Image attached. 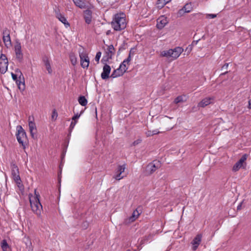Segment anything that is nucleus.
Instances as JSON below:
<instances>
[{
    "label": "nucleus",
    "instance_id": "f257e3e1",
    "mask_svg": "<svg viewBox=\"0 0 251 251\" xmlns=\"http://www.w3.org/2000/svg\"><path fill=\"white\" fill-rule=\"evenodd\" d=\"M34 194L29 195L30 206L32 211L38 216H40L42 210V205L39 200L40 195L36 189L34 190Z\"/></svg>",
    "mask_w": 251,
    "mask_h": 251
},
{
    "label": "nucleus",
    "instance_id": "f03ea898",
    "mask_svg": "<svg viewBox=\"0 0 251 251\" xmlns=\"http://www.w3.org/2000/svg\"><path fill=\"white\" fill-rule=\"evenodd\" d=\"M111 25L113 29L116 31L125 29L126 25V15L123 13L115 15L111 22Z\"/></svg>",
    "mask_w": 251,
    "mask_h": 251
},
{
    "label": "nucleus",
    "instance_id": "7ed1b4c3",
    "mask_svg": "<svg viewBox=\"0 0 251 251\" xmlns=\"http://www.w3.org/2000/svg\"><path fill=\"white\" fill-rule=\"evenodd\" d=\"M183 51V49L181 47H177L174 49L161 51L160 55L161 57H165L172 61L176 59Z\"/></svg>",
    "mask_w": 251,
    "mask_h": 251
},
{
    "label": "nucleus",
    "instance_id": "20e7f679",
    "mask_svg": "<svg viewBox=\"0 0 251 251\" xmlns=\"http://www.w3.org/2000/svg\"><path fill=\"white\" fill-rule=\"evenodd\" d=\"M160 167V163L158 161H154L149 163L146 167L145 174L146 176H150L153 174Z\"/></svg>",
    "mask_w": 251,
    "mask_h": 251
},
{
    "label": "nucleus",
    "instance_id": "39448f33",
    "mask_svg": "<svg viewBox=\"0 0 251 251\" xmlns=\"http://www.w3.org/2000/svg\"><path fill=\"white\" fill-rule=\"evenodd\" d=\"M12 175L13 178L20 189H23V185L22 183L19 176V170L17 166L14 165L12 169Z\"/></svg>",
    "mask_w": 251,
    "mask_h": 251
},
{
    "label": "nucleus",
    "instance_id": "423d86ee",
    "mask_svg": "<svg viewBox=\"0 0 251 251\" xmlns=\"http://www.w3.org/2000/svg\"><path fill=\"white\" fill-rule=\"evenodd\" d=\"M247 159V155H243L238 161H237L233 166L232 170L234 172H237L242 168H245L244 165H246V161Z\"/></svg>",
    "mask_w": 251,
    "mask_h": 251
},
{
    "label": "nucleus",
    "instance_id": "0eeeda50",
    "mask_svg": "<svg viewBox=\"0 0 251 251\" xmlns=\"http://www.w3.org/2000/svg\"><path fill=\"white\" fill-rule=\"evenodd\" d=\"M28 126L30 133V135L32 138L34 139L36 137L37 134V128L34 122V117L29 116L28 117Z\"/></svg>",
    "mask_w": 251,
    "mask_h": 251
},
{
    "label": "nucleus",
    "instance_id": "6e6552de",
    "mask_svg": "<svg viewBox=\"0 0 251 251\" xmlns=\"http://www.w3.org/2000/svg\"><path fill=\"white\" fill-rule=\"evenodd\" d=\"M8 65V59L5 55L1 54L0 56V72L4 74L7 70Z\"/></svg>",
    "mask_w": 251,
    "mask_h": 251
},
{
    "label": "nucleus",
    "instance_id": "1a4fd4ad",
    "mask_svg": "<svg viewBox=\"0 0 251 251\" xmlns=\"http://www.w3.org/2000/svg\"><path fill=\"white\" fill-rule=\"evenodd\" d=\"M14 51L16 59L19 62H22L23 60V53L22 51V46L19 42L16 43L14 47Z\"/></svg>",
    "mask_w": 251,
    "mask_h": 251
},
{
    "label": "nucleus",
    "instance_id": "9d476101",
    "mask_svg": "<svg viewBox=\"0 0 251 251\" xmlns=\"http://www.w3.org/2000/svg\"><path fill=\"white\" fill-rule=\"evenodd\" d=\"M126 169V165L119 166L117 168L116 174L114 176V178L116 180H120L125 176L126 175L124 173Z\"/></svg>",
    "mask_w": 251,
    "mask_h": 251
},
{
    "label": "nucleus",
    "instance_id": "9b49d317",
    "mask_svg": "<svg viewBox=\"0 0 251 251\" xmlns=\"http://www.w3.org/2000/svg\"><path fill=\"white\" fill-rule=\"evenodd\" d=\"M107 59H111L115 53V50L112 45L105 44L103 47Z\"/></svg>",
    "mask_w": 251,
    "mask_h": 251
},
{
    "label": "nucleus",
    "instance_id": "f8f14e48",
    "mask_svg": "<svg viewBox=\"0 0 251 251\" xmlns=\"http://www.w3.org/2000/svg\"><path fill=\"white\" fill-rule=\"evenodd\" d=\"M3 41L5 46L7 48L11 46V41L10 36V30L7 28H5L2 32Z\"/></svg>",
    "mask_w": 251,
    "mask_h": 251
},
{
    "label": "nucleus",
    "instance_id": "ddd939ff",
    "mask_svg": "<svg viewBox=\"0 0 251 251\" xmlns=\"http://www.w3.org/2000/svg\"><path fill=\"white\" fill-rule=\"evenodd\" d=\"M18 133L17 134V140L19 143L23 144L26 138V133L21 126H17Z\"/></svg>",
    "mask_w": 251,
    "mask_h": 251
},
{
    "label": "nucleus",
    "instance_id": "4468645a",
    "mask_svg": "<svg viewBox=\"0 0 251 251\" xmlns=\"http://www.w3.org/2000/svg\"><path fill=\"white\" fill-rule=\"evenodd\" d=\"M81 66L83 68H87L89 65V58L84 53H79Z\"/></svg>",
    "mask_w": 251,
    "mask_h": 251
},
{
    "label": "nucleus",
    "instance_id": "2eb2a0df",
    "mask_svg": "<svg viewBox=\"0 0 251 251\" xmlns=\"http://www.w3.org/2000/svg\"><path fill=\"white\" fill-rule=\"evenodd\" d=\"M168 20L165 16H160L157 20L156 26L158 29H162L167 24Z\"/></svg>",
    "mask_w": 251,
    "mask_h": 251
},
{
    "label": "nucleus",
    "instance_id": "dca6fc26",
    "mask_svg": "<svg viewBox=\"0 0 251 251\" xmlns=\"http://www.w3.org/2000/svg\"><path fill=\"white\" fill-rule=\"evenodd\" d=\"M214 100V97H207L202 99L198 104L200 107H204L212 103Z\"/></svg>",
    "mask_w": 251,
    "mask_h": 251
},
{
    "label": "nucleus",
    "instance_id": "f3484780",
    "mask_svg": "<svg viewBox=\"0 0 251 251\" xmlns=\"http://www.w3.org/2000/svg\"><path fill=\"white\" fill-rule=\"evenodd\" d=\"M111 72L110 67L105 64L103 67V71L101 74V77L103 79H106L109 77V74Z\"/></svg>",
    "mask_w": 251,
    "mask_h": 251
},
{
    "label": "nucleus",
    "instance_id": "a211bd4d",
    "mask_svg": "<svg viewBox=\"0 0 251 251\" xmlns=\"http://www.w3.org/2000/svg\"><path fill=\"white\" fill-rule=\"evenodd\" d=\"M140 213L137 210H135L131 216L125 220V223L126 224H130L135 221L139 217Z\"/></svg>",
    "mask_w": 251,
    "mask_h": 251
},
{
    "label": "nucleus",
    "instance_id": "6ab92c4d",
    "mask_svg": "<svg viewBox=\"0 0 251 251\" xmlns=\"http://www.w3.org/2000/svg\"><path fill=\"white\" fill-rule=\"evenodd\" d=\"M192 10V6L191 3L186 4L183 7L180 9L178 12V15L182 16L185 13H189Z\"/></svg>",
    "mask_w": 251,
    "mask_h": 251
},
{
    "label": "nucleus",
    "instance_id": "aec40b11",
    "mask_svg": "<svg viewBox=\"0 0 251 251\" xmlns=\"http://www.w3.org/2000/svg\"><path fill=\"white\" fill-rule=\"evenodd\" d=\"M55 16L59 20V21H60L65 25L66 27H68L70 26V25L67 22L66 18L59 11L55 12Z\"/></svg>",
    "mask_w": 251,
    "mask_h": 251
},
{
    "label": "nucleus",
    "instance_id": "412c9836",
    "mask_svg": "<svg viewBox=\"0 0 251 251\" xmlns=\"http://www.w3.org/2000/svg\"><path fill=\"white\" fill-rule=\"evenodd\" d=\"M201 234L197 235L192 242V249L195 251L199 245H200L201 240Z\"/></svg>",
    "mask_w": 251,
    "mask_h": 251
},
{
    "label": "nucleus",
    "instance_id": "4be33fe9",
    "mask_svg": "<svg viewBox=\"0 0 251 251\" xmlns=\"http://www.w3.org/2000/svg\"><path fill=\"white\" fill-rule=\"evenodd\" d=\"M43 61L44 63V65L48 73L50 74H51L52 70L51 69L50 61V60L48 58L46 57L44 58Z\"/></svg>",
    "mask_w": 251,
    "mask_h": 251
},
{
    "label": "nucleus",
    "instance_id": "5701e85b",
    "mask_svg": "<svg viewBox=\"0 0 251 251\" xmlns=\"http://www.w3.org/2000/svg\"><path fill=\"white\" fill-rule=\"evenodd\" d=\"M188 97L186 95H181L176 97L174 100V103L178 104V103H183L187 101Z\"/></svg>",
    "mask_w": 251,
    "mask_h": 251
},
{
    "label": "nucleus",
    "instance_id": "b1692460",
    "mask_svg": "<svg viewBox=\"0 0 251 251\" xmlns=\"http://www.w3.org/2000/svg\"><path fill=\"white\" fill-rule=\"evenodd\" d=\"M124 73L122 72L120 68H119L117 70H114V71L112 73L111 75V77L113 78H115L120 76L122 75Z\"/></svg>",
    "mask_w": 251,
    "mask_h": 251
},
{
    "label": "nucleus",
    "instance_id": "393cba45",
    "mask_svg": "<svg viewBox=\"0 0 251 251\" xmlns=\"http://www.w3.org/2000/svg\"><path fill=\"white\" fill-rule=\"evenodd\" d=\"M171 0H158L157 2V7L159 8H162L167 3L171 1Z\"/></svg>",
    "mask_w": 251,
    "mask_h": 251
},
{
    "label": "nucleus",
    "instance_id": "a878e982",
    "mask_svg": "<svg viewBox=\"0 0 251 251\" xmlns=\"http://www.w3.org/2000/svg\"><path fill=\"white\" fill-rule=\"evenodd\" d=\"M1 247L3 251H10V249L6 241L3 240L1 242Z\"/></svg>",
    "mask_w": 251,
    "mask_h": 251
},
{
    "label": "nucleus",
    "instance_id": "bb28decb",
    "mask_svg": "<svg viewBox=\"0 0 251 251\" xmlns=\"http://www.w3.org/2000/svg\"><path fill=\"white\" fill-rule=\"evenodd\" d=\"M75 5L80 8H83L85 7V2L84 0H73Z\"/></svg>",
    "mask_w": 251,
    "mask_h": 251
},
{
    "label": "nucleus",
    "instance_id": "cd10ccee",
    "mask_svg": "<svg viewBox=\"0 0 251 251\" xmlns=\"http://www.w3.org/2000/svg\"><path fill=\"white\" fill-rule=\"evenodd\" d=\"M84 18L85 21L87 24H90L91 21V12L89 10H87L84 13Z\"/></svg>",
    "mask_w": 251,
    "mask_h": 251
},
{
    "label": "nucleus",
    "instance_id": "c85d7f7f",
    "mask_svg": "<svg viewBox=\"0 0 251 251\" xmlns=\"http://www.w3.org/2000/svg\"><path fill=\"white\" fill-rule=\"evenodd\" d=\"M128 65L129 64H126V62L124 61L119 67L120 70H121L123 73H125L127 70Z\"/></svg>",
    "mask_w": 251,
    "mask_h": 251
},
{
    "label": "nucleus",
    "instance_id": "c756f323",
    "mask_svg": "<svg viewBox=\"0 0 251 251\" xmlns=\"http://www.w3.org/2000/svg\"><path fill=\"white\" fill-rule=\"evenodd\" d=\"M78 100L79 104L82 106H85L87 103V100L84 96H80L78 98Z\"/></svg>",
    "mask_w": 251,
    "mask_h": 251
},
{
    "label": "nucleus",
    "instance_id": "7c9ffc66",
    "mask_svg": "<svg viewBox=\"0 0 251 251\" xmlns=\"http://www.w3.org/2000/svg\"><path fill=\"white\" fill-rule=\"evenodd\" d=\"M70 58L71 63L73 65L75 66V65L76 64L77 61V58L75 56V55L73 54H71L70 55Z\"/></svg>",
    "mask_w": 251,
    "mask_h": 251
},
{
    "label": "nucleus",
    "instance_id": "2f4dec72",
    "mask_svg": "<svg viewBox=\"0 0 251 251\" xmlns=\"http://www.w3.org/2000/svg\"><path fill=\"white\" fill-rule=\"evenodd\" d=\"M25 243L26 247L30 249L31 246V241L30 240L29 237H25Z\"/></svg>",
    "mask_w": 251,
    "mask_h": 251
},
{
    "label": "nucleus",
    "instance_id": "473e14b6",
    "mask_svg": "<svg viewBox=\"0 0 251 251\" xmlns=\"http://www.w3.org/2000/svg\"><path fill=\"white\" fill-rule=\"evenodd\" d=\"M58 116V114L55 109H54L52 111L51 115V119L53 121H55Z\"/></svg>",
    "mask_w": 251,
    "mask_h": 251
},
{
    "label": "nucleus",
    "instance_id": "72a5a7b5",
    "mask_svg": "<svg viewBox=\"0 0 251 251\" xmlns=\"http://www.w3.org/2000/svg\"><path fill=\"white\" fill-rule=\"evenodd\" d=\"M101 53L100 51H99L97 53L96 57H95V60L98 63L99 62L100 59L101 57Z\"/></svg>",
    "mask_w": 251,
    "mask_h": 251
},
{
    "label": "nucleus",
    "instance_id": "f704fd0d",
    "mask_svg": "<svg viewBox=\"0 0 251 251\" xmlns=\"http://www.w3.org/2000/svg\"><path fill=\"white\" fill-rule=\"evenodd\" d=\"M206 16L207 18L213 19L216 17L217 15L214 14H207Z\"/></svg>",
    "mask_w": 251,
    "mask_h": 251
},
{
    "label": "nucleus",
    "instance_id": "c9c22d12",
    "mask_svg": "<svg viewBox=\"0 0 251 251\" xmlns=\"http://www.w3.org/2000/svg\"><path fill=\"white\" fill-rule=\"evenodd\" d=\"M141 142H142V140L141 139H138L137 140H136L133 143V145L134 146H136V145H138L139 144H140Z\"/></svg>",
    "mask_w": 251,
    "mask_h": 251
},
{
    "label": "nucleus",
    "instance_id": "e433bc0d",
    "mask_svg": "<svg viewBox=\"0 0 251 251\" xmlns=\"http://www.w3.org/2000/svg\"><path fill=\"white\" fill-rule=\"evenodd\" d=\"M76 123V121L72 122V123H71V125L70 126V129H72L74 128V127H75Z\"/></svg>",
    "mask_w": 251,
    "mask_h": 251
},
{
    "label": "nucleus",
    "instance_id": "4c0bfd02",
    "mask_svg": "<svg viewBox=\"0 0 251 251\" xmlns=\"http://www.w3.org/2000/svg\"><path fill=\"white\" fill-rule=\"evenodd\" d=\"M131 61V56H130V54H129L127 57V59H125L124 60L125 62H126V64H129L130 61Z\"/></svg>",
    "mask_w": 251,
    "mask_h": 251
},
{
    "label": "nucleus",
    "instance_id": "58836bf2",
    "mask_svg": "<svg viewBox=\"0 0 251 251\" xmlns=\"http://www.w3.org/2000/svg\"><path fill=\"white\" fill-rule=\"evenodd\" d=\"M146 134L147 135V136L148 137H149V136H152L153 135L152 134V131L151 130H148V131H147L146 132Z\"/></svg>",
    "mask_w": 251,
    "mask_h": 251
},
{
    "label": "nucleus",
    "instance_id": "ea45409f",
    "mask_svg": "<svg viewBox=\"0 0 251 251\" xmlns=\"http://www.w3.org/2000/svg\"><path fill=\"white\" fill-rule=\"evenodd\" d=\"M80 115L76 114L72 118V120L74 121H76V120L78 119Z\"/></svg>",
    "mask_w": 251,
    "mask_h": 251
},
{
    "label": "nucleus",
    "instance_id": "a19ab883",
    "mask_svg": "<svg viewBox=\"0 0 251 251\" xmlns=\"http://www.w3.org/2000/svg\"><path fill=\"white\" fill-rule=\"evenodd\" d=\"M151 131H152V134L153 135H155V134H157L160 133V132L159 131H158V130H157V129L151 130Z\"/></svg>",
    "mask_w": 251,
    "mask_h": 251
},
{
    "label": "nucleus",
    "instance_id": "79ce46f5",
    "mask_svg": "<svg viewBox=\"0 0 251 251\" xmlns=\"http://www.w3.org/2000/svg\"><path fill=\"white\" fill-rule=\"evenodd\" d=\"M11 75H12V78L14 80H17V75L13 74V73H11Z\"/></svg>",
    "mask_w": 251,
    "mask_h": 251
},
{
    "label": "nucleus",
    "instance_id": "37998d69",
    "mask_svg": "<svg viewBox=\"0 0 251 251\" xmlns=\"http://www.w3.org/2000/svg\"><path fill=\"white\" fill-rule=\"evenodd\" d=\"M228 66V64H226L223 66V69H227Z\"/></svg>",
    "mask_w": 251,
    "mask_h": 251
},
{
    "label": "nucleus",
    "instance_id": "c03bdc74",
    "mask_svg": "<svg viewBox=\"0 0 251 251\" xmlns=\"http://www.w3.org/2000/svg\"><path fill=\"white\" fill-rule=\"evenodd\" d=\"M248 107L250 109H251V99L250 100H249V106H248Z\"/></svg>",
    "mask_w": 251,
    "mask_h": 251
},
{
    "label": "nucleus",
    "instance_id": "a18cd8bd",
    "mask_svg": "<svg viewBox=\"0 0 251 251\" xmlns=\"http://www.w3.org/2000/svg\"><path fill=\"white\" fill-rule=\"evenodd\" d=\"M21 83H22V82H20L19 83H18V86H19V89H20V84H21Z\"/></svg>",
    "mask_w": 251,
    "mask_h": 251
},
{
    "label": "nucleus",
    "instance_id": "49530a36",
    "mask_svg": "<svg viewBox=\"0 0 251 251\" xmlns=\"http://www.w3.org/2000/svg\"><path fill=\"white\" fill-rule=\"evenodd\" d=\"M192 50V48L191 47H190L189 48V50H188V52H189Z\"/></svg>",
    "mask_w": 251,
    "mask_h": 251
},
{
    "label": "nucleus",
    "instance_id": "de8ad7c7",
    "mask_svg": "<svg viewBox=\"0 0 251 251\" xmlns=\"http://www.w3.org/2000/svg\"><path fill=\"white\" fill-rule=\"evenodd\" d=\"M186 50H189V49H188V48H187Z\"/></svg>",
    "mask_w": 251,
    "mask_h": 251
},
{
    "label": "nucleus",
    "instance_id": "09e8293b",
    "mask_svg": "<svg viewBox=\"0 0 251 251\" xmlns=\"http://www.w3.org/2000/svg\"><path fill=\"white\" fill-rule=\"evenodd\" d=\"M186 50H189V49H188V48H187Z\"/></svg>",
    "mask_w": 251,
    "mask_h": 251
}]
</instances>
